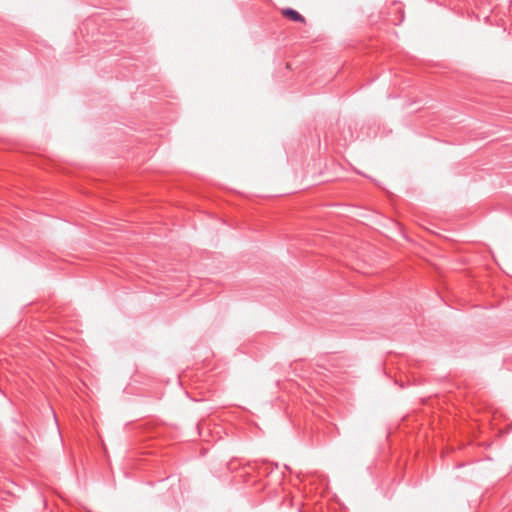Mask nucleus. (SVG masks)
Returning a JSON list of instances; mask_svg holds the SVG:
<instances>
[{
	"label": "nucleus",
	"mask_w": 512,
	"mask_h": 512,
	"mask_svg": "<svg viewBox=\"0 0 512 512\" xmlns=\"http://www.w3.org/2000/svg\"><path fill=\"white\" fill-rule=\"evenodd\" d=\"M281 14L285 18H287L291 21H294V22H300V23L306 22L305 18L299 12H297L296 10H294L292 8L282 9Z\"/></svg>",
	"instance_id": "nucleus-1"
},
{
	"label": "nucleus",
	"mask_w": 512,
	"mask_h": 512,
	"mask_svg": "<svg viewBox=\"0 0 512 512\" xmlns=\"http://www.w3.org/2000/svg\"><path fill=\"white\" fill-rule=\"evenodd\" d=\"M335 360L344 361L343 357H336Z\"/></svg>",
	"instance_id": "nucleus-3"
},
{
	"label": "nucleus",
	"mask_w": 512,
	"mask_h": 512,
	"mask_svg": "<svg viewBox=\"0 0 512 512\" xmlns=\"http://www.w3.org/2000/svg\"><path fill=\"white\" fill-rule=\"evenodd\" d=\"M331 366H332V367H338V368H340V367H343L344 365H343V364H341V363H338L337 365H334L333 363H331Z\"/></svg>",
	"instance_id": "nucleus-2"
}]
</instances>
